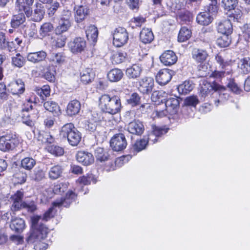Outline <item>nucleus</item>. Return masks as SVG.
I'll return each mask as SVG.
<instances>
[{"mask_svg":"<svg viewBox=\"0 0 250 250\" xmlns=\"http://www.w3.org/2000/svg\"><path fill=\"white\" fill-rule=\"evenodd\" d=\"M80 75L81 82L85 84L91 83L95 77V74L93 69L90 68H86L83 69Z\"/></svg>","mask_w":250,"mask_h":250,"instance_id":"4be33fe9","label":"nucleus"},{"mask_svg":"<svg viewBox=\"0 0 250 250\" xmlns=\"http://www.w3.org/2000/svg\"><path fill=\"white\" fill-rule=\"evenodd\" d=\"M238 66L242 73L248 74L250 73V57H246L241 59Z\"/></svg>","mask_w":250,"mask_h":250,"instance_id":"f704fd0d","label":"nucleus"},{"mask_svg":"<svg viewBox=\"0 0 250 250\" xmlns=\"http://www.w3.org/2000/svg\"><path fill=\"white\" fill-rule=\"evenodd\" d=\"M162 63L164 65H171L172 64V51L167 50L164 52L160 57Z\"/></svg>","mask_w":250,"mask_h":250,"instance_id":"49530a36","label":"nucleus"},{"mask_svg":"<svg viewBox=\"0 0 250 250\" xmlns=\"http://www.w3.org/2000/svg\"><path fill=\"white\" fill-rule=\"evenodd\" d=\"M72 17L71 11L67 9H63L60 16V20L64 22L71 23L70 19Z\"/></svg>","mask_w":250,"mask_h":250,"instance_id":"0e129e2a","label":"nucleus"},{"mask_svg":"<svg viewBox=\"0 0 250 250\" xmlns=\"http://www.w3.org/2000/svg\"><path fill=\"white\" fill-rule=\"evenodd\" d=\"M25 58L20 53H18L15 56L12 58V63L15 66L19 68L22 67L25 63Z\"/></svg>","mask_w":250,"mask_h":250,"instance_id":"603ef678","label":"nucleus"},{"mask_svg":"<svg viewBox=\"0 0 250 250\" xmlns=\"http://www.w3.org/2000/svg\"><path fill=\"white\" fill-rule=\"evenodd\" d=\"M24 12H21L12 16L11 19L10 25L13 28L16 29L22 25L26 20Z\"/></svg>","mask_w":250,"mask_h":250,"instance_id":"b1692460","label":"nucleus"},{"mask_svg":"<svg viewBox=\"0 0 250 250\" xmlns=\"http://www.w3.org/2000/svg\"><path fill=\"white\" fill-rule=\"evenodd\" d=\"M81 104L80 102L77 100H73L68 104L66 113L68 116L72 117L78 114L81 109Z\"/></svg>","mask_w":250,"mask_h":250,"instance_id":"a211bd4d","label":"nucleus"},{"mask_svg":"<svg viewBox=\"0 0 250 250\" xmlns=\"http://www.w3.org/2000/svg\"><path fill=\"white\" fill-rule=\"evenodd\" d=\"M194 84L192 82L185 81L183 83L177 87V90L180 94H187L189 93L193 88Z\"/></svg>","mask_w":250,"mask_h":250,"instance_id":"c756f323","label":"nucleus"},{"mask_svg":"<svg viewBox=\"0 0 250 250\" xmlns=\"http://www.w3.org/2000/svg\"><path fill=\"white\" fill-rule=\"evenodd\" d=\"M36 161L32 157H27L21 160V166L25 170L30 171L36 165Z\"/></svg>","mask_w":250,"mask_h":250,"instance_id":"e433bc0d","label":"nucleus"},{"mask_svg":"<svg viewBox=\"0 0 250 250\" xmlns=\"http://www.w3.org/2000/svg\"><path fill=\"white\" fill-rule=\"evenodd\" d=\"M23 208L26 209L28 211L33 212L37 209V206L34 201L23 202Z\"/></svg>","mask_w":250,"mask_h":250,"instance_id":"774afa93","label":"nucleus"},{"mask_svg":"<svg viewBox=\"0 0 250 250\" xmlns=\"http://www.w3.org/2000/svg\"><path fill=\"white\" fill-rule=\"evenodd\" d=\"M60 136L62 139H67L72 146H77L82 139L81 133L72 123H67L62 127Z\"/></svg>","mask_w":250,"mask_h":250,"instance_id":"20e7f679","label":"nucleus"},{"mask_svg":"<svg viewBox=\"0 0 250 250\" xmlns=\"http://www.w3.org/2000/svg\"><path fill=\"white\" fill-rule=\"evenodd\" d=\"M242 36L247 42H250V23L244 24L241 28Z\"/></svg>","mask_w":250,"mask_h":250,"instance_id":"bf43d9fd","label":"nucleus"},{"mask_svg":"<svg viewBox=\"0 0 250 250\" xmlns=\"http://www.w3.org/2000/svg\"><path fill=\"white\" fill-rule=\"evenodd\" d=\"M148 144V140L145 138H143L139 140H137L133 145L132 148L134 151L140 152L146 148Z\"/></svg>","mask_w":250,"mask_h":250,"instance_id":"09e8293b","label":"nucleus"},{"mask_svg":"<svg viewBox=\"0 0 250 250\" xmlns=\"http://www.w3.org/2000/svg\"><path fill=\"white\" fill-rule=\"evenodd\" d=\"M220 4L227 14L230 13L229 17L233 18L234 21H238L240 19L242 12L238 8V0H222Z\"/></svg>","mask_w":250,"mask_h":250,"instance_id":"39448f33","label":"nucleus"},{"mask_svg":"<svg viewBox=\"0 0 250 250\" xmlns=\"http://www.w3.org/2000/svg\"><path fill=\"white\" fill-rule=\"evenodd\" d=\"M2 138L8 143H12V147L14 149L19 143V140L15 133L10 132L2 136Z\"/></svg>","mask_w":250,"mask_h":250,"instance_id":"58836bf2","label":"nucleus"},{"mask_svg":"<svg viewBox=\"0 0 250 250\" xmlns=\"http://www.w3.org/2000/svg\"><path fill=\"white\" fill-rule=\"evenodd\" d=\"M71 26V23L64 22L62 21H60L58 25L55 29V34L56 35H61L62 33L66 32Z\"/></svg>","mask_w":250,"mask_h":250,"instance_id":"a19ab883","label":"nucleus"},{"mask_svg":"<svg viewBox=\"0 0 250 250\" xmlns=\"http://www.w3.org/2000/svg\"><path fill=\"white\" fill-rule=\"evenodd\" d=\"M151 129L154 134L159 137L167 133L169 129L166 125L158 126L155 125H152Z\"/></svg>","mask_w":250,"mask_h":250,"instance_id":"de8ad7c7","label":"nucleus"},{"mask_svg":"<svg viewBox=\"0 0 250 250\" xmlns=\"http://www.w3.org/2000/svg\"><path fill=\"white\" fill-rule=\"evenodd\" d=\"M63 171L61 166L56 165L52 167L49 171V177L52 180H56L60 178Z\"/></svg>","mask_w":250,"mask_h":250,"instance_id":"4c0bfd02","label":"nucleus"},{"mask_svg":"<svg viewBox=\"0 0 250 250\" xmlns=\"http://www.w3.org/2000/svg\"><path fill=\"white\" fill-rule=\"evenodd\" d=\"M60 7V2L56 0H53L52 2L48 3L46 6V8L47 13L49 16L52 17L54 16Z\"/></svg>","mask_w":250,"mask_h":250,"instance_id":"79ce46f5","label":"nucleus"},{"mask_svg":"<svg viewBox=\"0 0 250 250\" xmlns=\"http://www.w3.org/2000/svg\"><path fill=\"white\" fill-rule=\"evenodd\" d=\"M216 13H210L208 10L205 12H200L196 17L197 22L201 25H208L213 21V17L210 14H215Z\"/></svg>","mask_w":250,"mask_h":250,"instance_id":"6ab92c4d","label":"nucleus"},{"mask_svg":"<svg viewBox=\"0 0 250 250\" xmlns=\"http://www.w3.org/2000/svg\"><path fill=\"white\" fill-rule=\"evenodd\" d=\"M67 185L64 183H58L53 188V191L56 194H60L66 190Z\"/></svg>","mask_w":250,"mask_h":250,"instance_id":"6e6d98bb","label":"nucleus"},{"mask_svg":"<svg viewBox=\"0 0 250 250\" xmlns=\"http://www.w3.org/2000/svg\"><path fill=\"white\" fill-rule=\"evenodd\" d=\"M110 145L115 151H121L125 149L127 143L124 134L119 133L115 134L110 141Z\"/></svg>","mask_w":250,"mask_h":250,"instance_id":"0eeeda50","label":"nucleus"},{"mask_svg":"<svg viewBox=\"0 0 250 250\" xmlns=\"http://www.w3.org/2000/svg\"><path fill=\"white\" fill-rule=\"evenodd\" d=\"M141 96L136 92L131 93L126 100V103L131 107H135L141 104Z\"/></svg>","mask_w":250,"mask_h":250,"instance_id":"c9c22d12","label":"nucleus"},{"mask_svg":"<svg viewBox=\"0 0 250 250\" xmlns=\"http://www.w3.org/2000/svg\"><path fill=\"white\" fill-rule=\"evenodd\" d=\"M217 29L222 34L230 35L232 32V25L230 20H225L219 22Z\"/></svg>","mask_w":250,"mask_h":250,"instance_id":"aec40b11","label":"nucleus"},{"mask_svg":"<svg viewBox=\"0 0 250 250\" xmlns=\"http://www.w3.org/2000/svg\"><path fill=\"white\" fill-rule=\"evenodd\" d=\"M65 57L62 53H57L52 54V61L56 64L60 65L62 64L64 60Z\"/></svg>","mask_w":250,"mask_h":250,"instance_id":"4d7b16f0","label":"nucleus"},{"mask_svg":"<svg viewBox=\"0 0 250 250\" xmlns=\"http://www.w3.org/2000/svg\"><path fill=\"white\" fill-rule=\"evenodd\" d=\"M99 120V119H95L93 122L87 121V124L85 125V129L90 132H94L96 130L98 121Z\"/></svg>","mask_w":250,"mask_h":250,"instance_id":"69168bd1","label":"nucleus"},{"mask_svg":"<svg viewBox=\"0 0 250 250\" xmlns=\"http://www.w3.org/2000/svg\"><path fill=\"white\" fill-rule=\"evenodd\" d=\"M126 3L130 9L137 12L140 7V0H126Z\"/></svg>","mask_w":250,"mask_h":250,"instance_id":"680f3d73","label":"nucleus"},{"mask_svg":"<svg viewBox=\"0 0 250 250\" xmlns=\"http://www.w3.org/2000/svg\"><path fill=\"white\" fill-rule=\"evenodd\" d=\"M191 32L186 27H182L178 34V41L179 42H184L188 40L191 37Z\"/></svg>","mask_w":250,"mask_h":250,"instance_id":"37998d69","label":"nucleus"},{"mask_svg":"<svg viewBox=\"0 0 250 250\" xmlns=\"http://www.w3.org/2000/svg\"><path fill=\"white\" fill-rule=\"evenodd\" d=\"M166 92L163 90L153 91L151 96V101L155 104H159L160 103H163V101L165 100L164 98L166 97Z\"/></svg>","mask_w":250,"mask_h":250,"instance_id":"72a5a7b5","label":"nucleus"},{"mask_svg":"<svg viewBox=\"0 0 250 250\" xmlns=\"http://www.w3.org/2000/svg\"><path fill=\"white\" fill-rule=\"evenodd\" d=\"M217 44L221 47H228L231 43L230 35L222 34L216 41Z\"/></svg>","mask_w":250,"mask_h":250,"instance_id":"a18cd8bd","label":"nucleus"},{"mask_svg":"<svg viewBox=\"0 0 250 250\" xmlns=\"http://www.w3.org/2000/svg\"><path fill=\"white\" fill-rule=\"evenodd\" d=\"M77 197V194L76 193L72 190H68L64 197H61L60 199H57L52 203V206L44 212L42 217V220L47 221L53 217V211L54 208L69 207L71 203L76 200Z\"/></svg>","mask_w":250,"mask_h":250,"instance_id":"7ed1b4c3","label":"nucleus"},{"mask_svg":"<svg viewBox=\"0 0 250 250\" xmlns=\"http://www.w3.org/2000/svg\"><path fill=\"white\" fill-rule=\"evenodd\" d=\"M142 69L138 64H133L126 70V74L129 78L135 79L140 76Z\"/></svg>","mask_w":250,"mask_h":250,"instance_id":"7c9ffc66","label":"nucleus"},{"mask_svg":"<svg viewBox=\"0 0 250 250\" xmlns=\"http://www.w3.org/2000/svg\"><path fill=\"white\" fill-rule=\"evenodd\" d=\"M43 106L45 109L52 112L54 116H58L60 113V106L55 102L50 100L44 103Z\"/></svg>","mask_w":250,"mask_h":250,"instance_id":"bb28decb","label":"nucleus"},{"mask_svg":"<svg viewBox=\"0 0 250 250\" xmlns=\"http://www.w3.org/2000/svg\"><path fill=\"white\" fill-rule=\"evenodd\" d=\"M226 86L232 92L239 94L242 91L241 89L238 86L237 84L235 82L234 79H229L226 83Z\"/></svg>","mask_w":250,"mask_h":250,"instance_id":"864d4df0","label":"nucleus"},{"mask_svg":"<svg viewBox=\"0 0 250 250\" xmlns=\"http://www.w3.org/2000/svg\"><path fill=\"white\" fill-rule=\"evenodd\" d=\"M86 35L87 39L93 42H96L98 36V30L94 25H90L86 30Z\"/></svg>","mask_w":250,"mask_h":250,"instance_id":"473e14b6","label":"nucleus"},{"mask_svg":"<svg viewBox=\"0 0 250 250\" xmlns=\"http://www.w3.org/2000/svg\"><path fill=\"white\" fill-rule=\"evenodd\" d=\"M208 57V54L205 50L194 49L192 51V58L198 62H203Z\"/></svg>","mask_w":250,"mask_h":250,"instance_id":"cd10ccee","label":"nucleus"},{"mask_svg":"<svg viewBox=\"0 0 250 250\" xmlns=\"http://www.w3.org/2000/svg\"><path fill=\"white\" fill-rule=\"evenodd\" d=\"M38 140L43 143L51 144L53 142L54 138L47 131H41L39 132Z\"/></svg>","mask_w":250,"mask_h":250,"instance_id":"c03bdc74","label":"nucleus"},{"mask_svg":"<svg viewBox=\"0 0 250 250\" xmlns=\"http://www.w3.org/2000/svg\"><path fill=\"white\" fill-rule=\"evenodd\" d=\"M99 106L104 112L115 115L121 111L122 107L120 98L117 95L110 96L103 94L99 99Z\"/></svg>","mask_w":250,"mask_h":250,"instance_id":"f03ea898","label":"nucleus"},{"mask_svg":"<svg viewBox=\"0 0 250 250\" xmlns=\"http://www.w3.org/2000/svg\"><path fill=\"white\" fill-rule=\"evenodd\" d=\"M54 29L53 24L50 22L43 23L40 28V34L42 37L49 35V33Z\"/></svg>","mask_w":250,"mask_h":250,"instance_id":"3c124183","label":"nucleus"},{"mask_svg":"<svg viewBox=\"0 0 250 250\" xmlns=\"http://www.w3.org/2000/svg\"><path fill=\"white\" fill-rule=\"evenodd\" d=\"M139 90L143 94H149L154 86V82L151 77H145L139 81Z\"/></svg>","mask_w":250,"mask_h":250,"instance_id":"9d476101","label":"nucleus"},{"mask_svg":"<svg viewBox=\"0 0 250 250\" xmlns=\"http://www.w3.org/2000/svg\"><path fill=\"white\" fill-rule=\"evenodd\" d=\"M25 226L24 220L20 218H12L11 220L10 228L17 233L23 231Z\"/></svg>","mask_w":250,"mask_h":250,"instance_id":"412c9836","label":"nucleus"},{"mask_svg":"<svg viewBox=\"0 0 250 250\" xmlns=\"http://www.w3.org/2000/svg\"><path fill=\"white\" fill-rule=\"evenodd\" d=\"M113 44L120 47L125 44L128 41V34L126 29L122 27L116 28L113 34Z\"/></svg>","mask_w":250,"mask_h":250,"instance_id":"423d86ee","label":"nucleus"},{"mask_svg":"<svg viewBox=\"0 0 250 250\" xmlns=\"http://www.w3.org/2000/svg\"><path fill=\"white\" fill-rule=\"evenodd\" d=\"M127 130L131 134L141 136L145 131V127L142 122L134 120L128 124Z\"/></svg>","mask_w":250,"mask_h":250,"instance_id":"1a4fd4ad","label":"nucleus"},{"mask_svg":"<svg viewBox=\"0 0 250 250\" xmlns=\"http://www.w3.org/2000/svg\"><path fill=\"white\" fill-rule=\"evenodd\" d=\"M42 77L45 80L50 82H54L55 81V75L56 74V68L53 65H49L42 71Z\"/></svg>","mask_w":250,"mask_h":250,"instance_id":"5701e85b","label":"nucleus"},{"mask_svg":"<svg viewBox=\"0 0 250 250\" xmlns=\"http://www.w3.org/2000/svg\"><path fill=\"white\" fill-rule=\"evenodd\" d=\"M77 161L84 166H89L94 162L93 155L86 151H78L76 155Z\"/></svg>","mask_w":250,"mask_h":250,"instance_id":"9b49d317","label":"nucleus"},{"mask_svg":"<svg viewBox=\"0 0 250 250\" xmlns=\"http://www.w3.org/2000/svg\"><path fill=\"white\" fill-rule=\"evenodd\" d=\"M27 174L26 173L21 171L16 172L13 175V179L15 184H22L26 181Z\"/></svg>","mask_w":250,"mask_h":250,"instance_id":"8fccbe9b","label":"nucleus"},{"mask_svg":"<svg viewBox=\"0 0 250 250\" xmlns=\"http://www.w3.org/2000/svg\"><path fill=\"white\" fill-rule=\"evenodd\" d=\"M34 0H16V4L20 11H23L27 17L32 15V6Z\"/></svg>","mask_w":250,"mask_h":250,"instance_id":"ddd939ff","label":"nucleus"},{"mask_svg":"<svg viewBox=\"0 0 250 250\" xmlns=\"http://www.w3.org/2000/svg\"><path fill=\"white\" fill-rule=\"evenodd\" d=\"M192 18V14L188 11L181 12L177 17V21L182 24L189 23Z\"/></svg>","mask_w":250,"mask_h":250,"instance_id":"2f4dec72","label":"nucleus"},{"mask_svg":"<svg viewBox=\"0 0 250 250\" xmlns=\"http://www.w3.org/2000/svg\"><path fill=\"white\" fill-rule=\"evenodd\" d=\"M69 47L74 53H81L86 47V42L83 38H76L69 43Z\"/></svg>","mask_w":250,"mask_h":250,"instance_id":"2eb2a0df","label":"nucleus"},{"mask_svg":"<svg viewBox=\"0 0 250 250\" xmlns=\"http://www.w3.org/2000/svg\"><path fill=\"white\" fill-rule=\"evenodd\" d=\"M127 54L125 52H118L113 55V60L116 63H121L124 62Z\"/></svg>","mask_w":250,"mask_h":250,"instance_id":"e2e57ef3","label":"nucleus"},{"mask_svg":"<svg viewBox=\"0 0 250 250\" xmlns=\"http://www.w3.org/2000/svg\"><path fill=\"white\" fill-rule=\"evenodd\" d=\"M211 86L212 89L214 90V92L212 93L213 97L217 98L213 99L212 102L215 105L217 106L220 103H222L225 100L227 99L229 95L226 93H223V91L225 89L224 86L216 83H212Z\"/></svg>","mask_w":250,"mask_h":250,"instance_id":"6e6552de","label":"nucleus"},{"mask_svg":"<svg viewBox=\"0 0 250 250\" xmlns=\"http://www.w3.org/2000/svg\"><path fill=\"white\" fill-rule=\"evenodd\" d=\"M48 151L56 156H62L64 153L63 148L56 145H52L49 146L48 147Z\"/></svg>","mask_w":250,"mask_h":250,"instance_id":"5fc2aeb1","label":"nucleus"},{"mask_svg":"<svg viewBox=\"0 0 250 250\" xmlns=\"http://www.w3.org/2000/svg\"><path fill=\"white\" fill-rule=\"evenodd\" d=\"M75 21L77 23H80L84 21L89 14V9L86 6L78 5L74 8Z\"/></svg>","mask_w":250,"mask_h":250,"instance_id":"4468645a","label":"nucleus"},{"mask_svg":"<svg viewBox=\"0 0 250 250\" xmlns=\"http://www.w3.org/2000/svg\"><path fill=\"white\" fill-rule=\"evenodd\" d=\"M44 14V6L42 3H37L34 10L32 19L35 21H40L43 19Z\"/></svg>","mask_w":250,"mask_h":250,"instance_id":"c85d7f7f","label":"nucleus"},{"mask_svg":"<svg viewBox=\"0 0 250 250\" xmlns=\"http://www.w3.org/2000/svg\"><path fill=\"white\" fill-rule=\"evenodd\" d=\"M46 57V52L44 51L41 50L28 53L27 55V60L34 63H38L45 61Z\"/></svg>","mask_w":250,"mask_h":250,"instance_id":"f3484780","label":"nucleus"},{"mask_svg":"<svg viewBox=\"0 0 250 250\" xmlns=\"http://www.w3.org/2000/svg\"><path fill=\"white\" fill-rule=\"evenodd\" d=\"M171 70L167 69H163L159 71L156 76V82L161 85L167 84L171 79Z\"/></svg>","mask_w":250,"mask_h":250,"instance_id":"dca6fc26","label":"nucleus"},{"mask_svg":"<svg viewBox=\"0 0 250 250\" xmlns=\"http://www.w3.org/2000/svg\"><path fill=\"white\" fill-rule=\"evenodd\" d=\"M198 103L199 100L195 96L187 97L185 100V104L188 106H195Z\"/></svg>","mask_w":250,"mask_h":250,"instance_id":"338daca9","label":"nucleus"},{"mask_svg":"<svg viewBox=\"0 0 250 250\" xmlns=\"http://www.w3.org/2000/svg\"><path fill=\"white\" fill-rule=\"evenodd\" d=\"M41 216L35 215L31 218V228L27 234L26 241L29 244L36 243L34 249L38 250V244L44 240L48 233V228L42 222H40Z\"/></svg>","mask_w":250,"mask_h":250,"instance_id":"f257e3e1","label":"nucleus"},{"mask_svg":"<svg viewBox=\"0 0 250 250\" xmlns=\"http://www.w3.org/2000/svg\"><path fill=\"white\" fill-rule=\"evenodd\" d=\"M24 90V83L20 79L11 82L7 86V91L13 95L21 94Z\"/></svg>","mask_w":250,"mask_h":250,"instance_id":"f8f14e48","label":"nucleus"},{"mask_svg":"<svg viewBox=\"0 0 250 250\" xmlns=\"http://www.w3.org/2000/svg\"><path fill=\"white\" fill-rule=\"evenodd\" d=\"M12 143H7L2 136L0 137V150L6 152L12 150L13 148L12 147Z\"/></svg>","mask_w":250,"mask_h":250,"instance_id":"052dcab7","label":"nucleus"},{"mask_svg":"<svg viewBox=\"0 0 250 250\" xmlns=\"http://www.w3.org/2000/svg\"><path fill=\"white\" fill-rule=\"evenodd\" d=\"M95 156L97 161L101 162L107 161L109 157L108 153L101 147H98L95 150Z\"/></svg>","mask_w":250,"mask_h":250,"instance_id":"ea45409f","label":"nucleus"},{"mask_svg":"<svg viewBox=\"0 0 250 250\" xmlns=\"http://www.w3.org/2000/svg\"><path fill=\"white\" fill-rule=\"evenodd\" d=\"M108 79L112 82H117L120 81L124 76L121 69L114 68L110 70L107 73Z\"/></svg>","mask_w":250,"mask_h":250,"instance_id":"a878e982","label":"nucleus"},{"mask_svg":"<svg viewBox=\"0 0 250 250\" xmlns=\"http://www.w3.org/2000/svg\"><path fill=\"white\" fill-rule=\"evenodd\" d=\"M140 39L144 44L149 43L154 40L153 33L151 29L143 28L140 33Z\"/></svg>","mask_w":250,"mask_h":250,"instance_id":"393cba45","label":"nucleus"},{"mask_svg":"<svg viewBox=\"0 0 250 250\" xmlns=\"http://www.w3.org/2000/svg\"><path fill=\"white\" fill-rule=\"evenodd\" d=\"M50 89L48 85H44L37 91L38 94L39 95L43 100L44 98L50 95Z\"/></svg>","mask_w":250,"mask_h":250,"instance_id":"13d9d810","label":"nucleus"}]
</instances>
